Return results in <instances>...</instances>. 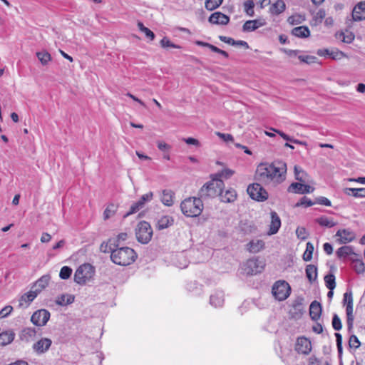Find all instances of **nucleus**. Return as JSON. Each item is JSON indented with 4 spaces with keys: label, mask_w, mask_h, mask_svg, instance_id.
Instances as JSON below:
<instances>
[{
    "label": "nucleus",
    "mask_w": 365,
    "mask_h": 365,
    "mask_svg": "<svg viewBox=\"0 0 365 365\" xmlns=\"http://www.w3.org/2000/svg\"><path fill=\"white\" fill-rule=\"evenodd\" d=\"M216 135L220 138H221L222 140H223L225 142H228V141L232 142L234 140L233 136L231 134H229V133H220V132H217Z\"/></svg>",
    "instance_id": "obj_61"
},
{
    "label": "nucleus",
    "mask_w": 365,
    "mask_h": 365,
    "mask_svg": "<svg viewBox=\"0 0 365 365\" xmlns=\"http://www.w3.org/2000/svg\"><path fill=\"white\" fill-rule=\"evenodd\" d=\"M346 323L349 331L353 328L354 315H353V304L351 302L346 306Z\"/></svg>",
    "instance_id": "obj_37"
},
{
    "label": "nucleus",
    "mask_w": 365,
    "mask_h": 365,
    "mask_svg": "<svg viewBox=\"0 0 365 365\" xmlns=\"http://www.w3.org/2000/svg\"><path fill=\"white\" fill-rule=\"evenodd\" d=\"M329 56L334 60H340L343 58H347V55L341 51H339L337 48L333 49L330 51L329 53Z\"/></svg>",
    "instance_id": "obj_47"
},
{
    "label": "nucleus",
    "mask_w": 365,
    "mask_h": 365,
    "mask_svg": "<svg viewBox=\"0 0 365 365\" xmlns=\"http://www.w3.org/2000/svg\"><path fill=\"white\" fill-rule=\"evenodd\" d=\"M50 317L51 314L47 309H41L34 312L31 317V321L37 327H43L46 324Z\"/></svg>",
    "instance_id": "obj_10"
},
{
    "label": "nucleus",
    "mask_w": 365,
    "mask_h": 365,
    "mask_svg": "<svg viewBox=\"0 0 365 365\" xmlns=\"http://www.w3.org/2000/svg\"><path fill=\"white\" fill-rule=\"evenodd\" d=\"M264 262L257 257L247 260L242 266V269L247 275H255L262 272Z\"/></svg>",
    "instance_id": "obj_7"
},
{
    "label": "nucleus",
    "mask_w": 365,
    "mask_h": 365,
    "mask_svg": "<svg viewBox=\"0 0 365 365\" xmlns=\"http://www.w3.org/2000/svg\"><path fill=\"white\" fill-rule=\"evenodd\" d=\"M208 21L213 24L227 25L230 21V18L220 11H216L210 15Z\"/></svg>",
    "instance_id": "obj_16"
},
{
    "label": "nucleus",
    "mask_w": 365,
    "mask_h": 365,
    "mask_svg": "<svg viewBox=\"0 0 365 365\" xmlns=\"http://www.w3.org/2000/svg\"><path fill=\"white\" fill-rule=\"evenodd\" d=\"M304 298L302 297H297L293 302L290 314L294 318H299L303 314L304 312Z\"/></svg>",
    "instance_id": "obj_14"
},
{
    "label": "nucleus",
    "mask_w": 365,
    "mask_h": 365,
    "mask_svg": "<svg viewBox=\"0 0 365 365\" xmlns=\"http://www.w3.org/2000/svg\"><path fill=\"white\" fill-rule=\"evenodd\" d=\"M202 200L192 197L185 199L180 204L182 212L187 217H194L199 216L203 210Z\"/></svg>",
    "instance_id": "obj_3"
},
{
    "label": "nucleus",
    "mask_w": 365,
    "mask_h": 365,
    "mask_svg": "<svg viewBox=\"0 0 365 365\" xmlns=\"http://www.w3.org/2000/svg\"><path fill=\"white\" fill-rule=\"evenodd\" d=\"M138 27L140 31L145 34V36L149 38L150 41H153L155 38V34L154 33L149 29L148 28L145 27L142 22L138 23Z\"/></svg>",
    "instance_id": "obj_44"
},
{
    "label": "nucleus",
    "mask_w": 365,
    "mask_h": 365,
    "mask_svg": "<svg viewBox=\"0 0 365 365\" xmlns=\"http://www.w3.org/2000/svg\"><path fill=\"white\" fill-rule=\"evenodd\" d=\"M354 21H361L365 19V1L359 3L352 11Z\"/></svg>",
    "instance_id": "obj_21"
},
{
    "label": "nucleus",
    "mask_w": 365,
    "mask_h": 365,
    "mask_svg": "<svg viewBox=\"0 0 365 365\" xmlns=\"http://www.w3.org/2000/svg\"><path fill=\"white\" fill-rule=\"evenodd\" d=\"M175 193L171 190H163L160 197L162 203L166 206H172L174 202Z\"/></svg>",
    "instance_id": "obj_25"
},
{
    "label": "nucleus",
    "mask_w": 365,
    "mask_h": 365,
    "mask_svg": "<svg viewBox=\"0 0 365 365\" xmlns=\"http://www.w3.org/2000/svg\"><path fill=\"white\" fill-rule=\"evenodd\" d=\"M220 200L225 203H232L237 200V194L235 189L230 188L225 193L222 191L220 194Z\"/></svg>",
    "instance_id": "obj_22"
},
{
    "label": "nucleus",
    "mask_w": 365,
    "mask_h": 365,
    "mask_svg": "<svg viewBox=\"0 0 365 365\" xmlns=\"http://www.w3.org/2000/svg\"><path fill=\"white\" fill-rule=\"evenodd\" d=\"M315 203L319 204V205H325L327 207L331 206V201L328 198L323 197V196L317 197Z\"/></svg>",
    "instance_id": "obj_59"
},
{
    "label": "nucleus",
    "mask_w": 365,
    "mask_h": 365,
    "mask_svg": "<svg viewBox=\"0 0 365 365\" xmlns=\"http://www.w3.org/2000/svg\"><path fill=\"white\" fill-rule=\"evenodd\" d=\"M360 345L361 343L356 335L353 334L349 337V346L350 348H354V349H356L360 346Z\"/></svg>",
    "instance_id": "obj_55"
},
{
    "label": "nucleus",
    "mask_w": 365,
    "mask_h": 365,
    "mask_svg": "<svg viewBox=\"0 0 365 365\" xmlns=\"http://www.w3.org/2000/svg\"><path fill=\"white\" fill-rule=\"evenodd\" d=\"M336 236L339 237L337 241L339 244H346L352 242L355 239L356 235L349 229H342L336 232Z\"/></svg>",
    "instance_id": "obj_13"
},
{
    "label": "nucleus",
    "mask_w": 365,
    "mask_h": 365,
    "mask_svg": "<svg viewBox=\"0 0 365 365\" xmlns=\"http://www.w3.org/2000/svg\"><path fill=\"white\" fill-rule=\"evenodd\" d=\"M353 304V295L351 290L347 291L344 294L343 303L344 304Z\"/></svg>",
    "instance_id": "obj_60"
},
{
    "label": "nucleus",
    "mask_w": 365,
    "mask_h": 365,
    "mask_svg": "<svg viewBox=\"0 0 365 365\" xmlns=\"http://www.w3.org/2000/svg\"><path fill=\"white\" fill-rule=\"evenodd\" d=\"M271 222L268 235H272L276 234L281 227V220L275 211H272L270 213Z\"/></svg>",
    "instance_id": "obj_17"
},
{
    "label": "nucleus",
    "mask_w": 365,
    "mask_h": 365,
    "mask_svg": "<svg viewBox=\"0 0 365 365\" xmlns=\"http://www.w3.org/2000/svg\"><path fill=\"white\" fill-rule=\"evenodd\" d=\"M354 254L353 247L347 245L339 247L336 252V255L339 259L346 258V257Z\"/></svg>",
    "instance_id": "obj_32"
},
{
    "label": "nucleus",
    "mask_w": 365,
    "mask_h": 365,
    "mask_svg": "<svg viewBox=\"0 0 365 365\" xmlns=\"http://www.w3.org/2000/svg\"><path fill=\"white\" fill-rule=\"evenodd\" d=\"M143 207L142 206L141 202H138V201L134 202L130 207V210L124 215V217H127L128 216L136 213Z\"/></svg>",
    "instance_id": "obj_51"
},
{
    "label": "nucleus",
    "mask_w": 365,
    "mask_h": 365,
    "mask_svg": "<svg viewBox=\"0 0 365 365\" xmlns=\"http://www.w3.org/2000/svg\"><path fill=\"white\" fill-rule=\"evenodd\" d=\"M296 350L300 354H309L312 351L311 341L306 337H299L297 341Z\"/></svg>",
    "instance_id": "obj_15"
},
{
    "label": "nucleus",
    "mask_w": 365,
    "mask_h": 365,
    "mask_svg": "<svg viewBox=\"0 0 365 365\" xmlns=\"http://www.w3.org/2000/svg\"><path fill=\"white\" fill-rule=\"evenodd\" d=\"M314 204H315V202H312L310 199L304 196L297 202L296 207L304 206L307 207L312 206Z\"/></svg>",
    "instance_id": "obj_54"
},
{
    "label": "nucleus",
    "mask_w": 365,
    "mask_h": 365,
    "mask_svg": "<svg viewBox=\"0 0 365 365\" xmlns=\"http://www.w3.org/2000/svg\"><path fill=\"white\" fill-rule=\"evenodd\" d=\"M352 263L353 269L357 274H363L365 272V265L361 260L354 259Z\"/></svg>",
    "instance_id": "obj_48"
},
{
    "label": "nucleus",
    "mask_w": 365,
    "mask_h": 365,
    "mask_svg": "<svg viewBox=\"0 0 365 365\" xmlns=\"http://www.w3.org/2000/svg\"><path fill=\"white\" fill-rule=\"evenodd\" d=\"M235 174V171L230 168H225L220 172L210 175V178L215 182L218 180H228Z\"/></svg>",
    "instance_id": "obj_19"
},
{
    "label": "nucleus",
    "mask_w": 365,
    "mask_h": 365,
    "mask_svg": "<svg viewBox=\"0 0 365 365\" xmlns=\"http://www.w3.org/2000/svg\"><path fill=\"white\" fill-rule=\"evenodd\" d=\"M174 220L171 216L164 215L160 217L156 224V228L159 230L166 229L173 225Z\"/></svg>",
    "instance_id": "obj_24"
},
{
    "label": "nucleus",
    "mask_w": 365,
    "mask_h": 365,
    "mask_svg": "<svg viewBox=\"0 0 365 365\" xmlns=\"http://www.w3.org/2000/svg\"><path fill=\"white\" fill-rule=\"evenodd\" d=\"M52 341L48 338H42L33 344V350L38 354L46 353L51 347Z\"/></svg>",
    "instance_id": "obj_12"
},
{
    "label": "nucleus",
    "mask_w": 365,
    "mask_h": 365,
    "mask_svg": "<svg viewBox=\"0 0 365 365\" xmlns=\"http://www.w3.org/2000/svg\"><path fill=\"white\" fill-rule=\"evenodd\" d=\"M153 193L152 192H149L146 194L143 195L138 202H141L142 206L144 207L145 202H150L153 199Z\"/></svg>",
    "instance_id": "obj_58"
},
{
    "label": "nucleus",
    "mask_w": 365,
    "mask_h": 365,
    "mask_svg": "<svg viewBox=\"0 0 365 365\" xmlns=\"http://www.w3.org/2000/svg\"><path fill=\"white\" fill-rule=\"evenodd\" d=\"M298 58L300 60V61L307 64L316 63L317 59L315 56L309 55H299L298 56Z\"/></svg>",
    "instance_id": "obj_53"
},
{
    "label": "nucleus",
    "mask_w": 365,
    "mask_h": 365,
    "mask_svg": "<svg viewBox=\"0 0 365 365\" xmlns=\"http://www.w3.org/2000/svg\"><path fill=\"white\" fill-rule=\"evenodd\" d=\"M247 246L250 252L257 253L264 247V242L261 240H252Z\"/></svg>",
    "instance_id": "obj_28"
},
{
    "label": "nucleus",
    "mask_w": 365,
    "mask_h": 365,
    "mask_svg": "<svg viewBox=\"0 0 365 365\" xmlns=\"http://www.w3.org/2000/svg\"><path fill=\"white\" fill-rule=\"evenodd\" d=\"M295 178L299 182H305L307 180V173L299 166H294Z\"/></svg>",
    "instance_id": "obj_42"
},
{
    "label": "nucleus",
    "mask_w": 365,
    "mask_h": 365,
    "mask_svg": "<svg viewBox=\"0 0 365 365\" xmlns=\"http://www.w3.org/2000/svg\"><path fill=\"white\" fill-rule=\"evenodd\" d=\"M160 44L163 48H180V46L179 45L175 44L171 42L169 38L167 37H164L160 41Z\"/></svg>",
    "instance_id": "obj_50"
},
{
    "label": "nucleus",
    "mask_w": 365,
    "mask_h": 365,
    "mask_svg": "<svg viewBox=\"0 0 365 365\" xmlns=\"http://www.w3.org/2000/svg\"><path fill=\"white\" fill-rule=\"evenodd\" d=\"M244 9L245 13L250 16H253L255 15L254 6L255 3L253 0H247L243 4Z\"/></svg>",
    "instance_id": "obj_46"
},
{
    "label": "nucleus",
    "mask_w": 365,
    "mask_h": 365,
    "mask_svg": "<svg viewBox=\"0 0 365 365\" xmlns=\"http://www.w3.org/2000/svg\"><path fill=\"white\" fill-rule=\"evenodd\" d=\"M51 276L49 274L43 275L34 283L33 288L35 287V291H38L39 294L43 289H45L49 283Z\"/></svg>",
    "instance_id": "obj_26"
},
{
    "label": "nucleus",
    "mask_w": 365,
    "mask_h": 365,
    "mask_svg": "<svg viewBox=\"0 0 365 365\" xmlns=\"http://www.w3.org/2000/svg\"><path fill=\"white\" fill-rule=\"evenodd\" d=\"M270 130L277 134H279L283 139H284L285 140L288 141V142H291V140H292V138L287 135L286 133H284V132L279 130H277V129H275V128H270Z\"/></svg>",
    "instance_id": "obj_63"
},
{
    "label": "nucleus",
    "mask_w": 365,
    "mask_h": 365,
    "mask_svg": "<svg viewBox=\"0 0 365 365\" xmlns=\"http://www.w3.org/2000/svg\"><path fill=\"white\" fill-rule=\"evenodd\" d=\"M36 56L43 66L47 65L51 60V54L46 51L37 52Z\"/></svg>",
    "instance_id": "obj_39"
},
{
    "label": "nucleus",
    "mask_w": 365,
    "mask_h": 365,
    "mask_svg": "<svg viewBox=\"0 0 365 365\" xmlns=\"http://www.w3.org/2000/svg\"><path fill=\"white\" fill-rule=\"evenodd\" d=\"M344 193L346 195H351L356 198L365 197V187L344 189Z\"/></svg>",
    "instance_id": "obj_30"
},
{
    "label": "nucleus",
    "mask_w": 365,
    "mask_h": 365,
    "mask_svg": "<svg viewBox=\"0 0 365 365\" xmlns=\"http://www.w3.org/2000/svg\"><path fill=\"white\" fill-rule=\"evenodd\" d=\"M96 273L95 267L89 263L80 265L74 274V281L78 284L85 285L93 281Z\"/></svg>",
    "instance_id": "obj_5"
},
{
    "label": "nucleus",
    "mask_w": 365,
    "mask_h": 365,
    "mask_svg": "<svg viewBox=\"0 0 365 365\" xmlns=\"http://www.w3.org/2000/svg\"><path fill=\"white\" fill-rule=\"evenodd\" d=\"M316 222L321 226L327 227H333L336 223L333 221V220L326 217L322 216L316 220Z\"/></svg>",
    "instance_id": "obj_38"
},
{
    "label": "nucleus",
    "mask_w": 365,
    "mask_h": 365,
    "mask_svg": "<svg viewBox=\"0 0 365 365\" xmlns=\"http://www.w3.org/2000/svg\"><path fill=\"white\" fill-rule=\"evenodd\" d=\"M314 190V187L305 185L304 183L299 182H292L287 189L289 192L297 193V194H307L312 193Z\"/></svg>",
    "instance_id": "obj_11"
},
{
    "label": "nucleus",
    "mask_w": 365,
    "mask_h": 365,
    "mask_svg": "<svg viewBox=\"0 0 365 365\" xmlns=\"http://www.w3.org/2000/svg\"><path fill=\"white\" fill-rule=\"evenodd\" d=\"M225 183L222 180L215 182L211 179L210 181L206 182L199 190L198 195L202 200L209 198H214L220 195V192L223 191Z\"/></svg>",
    "instance_id": "obj_4"
},
{
    "label": "nucleus",
    "mask_w": 365,
    "mask_h": 365,
    "mask_svg": "<svg viewBox=\"0 0 365 365\" xmlns=\"http://www.w3.org/2000/svg\"><path fill=\"white\" fill-rule=\"evenodd\" d=\"M326 287L331 290H334L336 287L335 276L333 274H327L324 278Z\"/></svg>",
    "instance_id": "obj_41"
},
{
    "label": "nucleus",
    "mask_w": 365,
    "mask_h": 365,
    "mask_svg": "<svg viewBox=\"0 0 365 365\" xmlns=\"http://www.w3.org/2000/svg\"><path fill=\"white\" fill-rule=\"evenodd\" d=\"M13 311V307L10 305L4 307L0 311V319L7 317Z\"/></svg>",
    "instance_id": "obj_57"
},
{
    "label": "nucleus",
    "mask_w": 365,
    "mask_h": 365,
    "mask_svg": "<svg viewBox=\"0 0 365 365\" xmlns=\"http://www.w3.org/2000/svg\"><path fill=\"white\" fill-rule=\"evenodd\" d=\"M116 211H117V205H115V204H113V203L109 204L103 212L104 220H108V218H110V217L114 215V214L115 213Z\"/></svg>",
    "instance_id": "obj_45"
},
{
    "label": "nucleus",
    "mask_w": 365,
    "mask_h": 365,
    "mask_svg": "<svg viewBox=\"0 0 365 365\" xmlns=\"http://www.w3.org/2000/svg\"><path fill=\"white\" fill-rule=\"evenodd\" d=\"M270 130L277 134H279L283 139H284L285 140L288 141V142H291V140H292V138L287 135L286 133H284V132L279 130H277V129H275V128H270Z\"/></svg>",
    "instance_id": "obj_62"
},
{
    "label": "nucleus",
    "mask_w": 365,
    "mask_h": 365,
    "mask_svg": "<svg viewBox=\"0 0 365 365\" xmlns=\"http://www.w3.org/2000/svg\"><path fill=\"white\" fill-rule=\"evenodd\" d=\"M223 2V0H206L205 7L207 10L213 11L218 8Z\"/></svg>",
    "instance_id": "obj_40"
},
{
    "label": "nucleus",
    "mask_w": 365,
    "mask_h": 365,
    "mask_svg": "<svg viewBox=\"0 0 365 365\" xmlns=\"http://www.w3.org/2000/svg\"><path fill=\"white\" fill-rule=\"evenodd\" d=\"M314 245L311 242H307L306 245V250L303 254V259L309 262L312 259V254L314 252Z\"/></svg>",
    "instance_id": "obj_43"
},
{
    "label": "nucleus",
    "mask_w": 365,
    "mask_h": 365,
    "mask_svg": "<svg viewBox=\"0 0 365 365\" xmlns=\"http://www.w3.org/2000/svg\"><path fill=\"white\" fill-rule=\"evenodd\" d=\"M153 229L146 221H140L135 229L137 240L142 244H148L153 236Z\"/></svg>",
    "instance_id": "obj_6"
},
{
    "label": "nucleus",
    "mask_w": 365,
    "mask_h": 365,
    "mask_svg": "<svg viewBox=\"0 0 365 365\" xmlns=\"http://www.w3.org/2000/svg\"><path fill=\"white\" fill-rule=\"evenodd\" d=\"M331 324L333 329L336 331H339L342 328L341 321L336 314H334Z\"/></svg>",
    "instance_id": "obj_52"
},
{
    "label": "nucleus",
    "mask_w": 365,
    "mask_h": 365,
    "mask_svg": "<svg viewBox=\"0 0 365 365\" xmlns=\"http://www.w3.org/2000/svg\"><path fill=\"white\" fill-rule=\"evenodd\" d=\"M336 38L344 43H351L354 39V35L349 31L336 33Z\"/></svg>",
    "instance_id": "obj_34"
},
{
    "label": "nucleus",
    "mask_w": 365,
    "mask_h": 365,
    "mask_svg": "<svg viewBox=\"0 0 365 365\" xmlns=\"http://www.w3.org/2000/svg\"><path fill=\"white\" fill-rule=\"evenodd\" d=\"M38 291L31 290L27 293L23 294L19 301V307L24 306V302L29 305L38 295Z\"/></svg>",
    "instance_id": "obj_29"
},
{
    "label": "nucleus",
    "mask_w": 365,
    "mask_h": 365,
    "mask_svg": "<svg viewBox=\"0 0 365 365\" xmlns=\"http://www.w3.org/2000/svg\"><path fill=\"white\" fill-rule=\"evenodd\" d=\"M322 308L319 302L314 300L313 301L309 307V315L312 320L317 321L322 314Z\"/></svg>",
    "instance_id": "obj_20"
},
{
    "label": "nucleus",
    "mask_w": 365,
    "mask_h": 365,
    "mask_svg": "<svg viewBox=\"0 0 365 365\" xmlns=\"http://www.w3.org/2000/svg\"><path fill=\"white\" fill-rule=\"evenodd\" d=\"M15 334L12 331H6L0 334V345L6 346L14 339Z\"/></svg>",
    "instance_id": "obj_31"
},
{
    "label": "nucleus",
    "mask_w": 365,
    "mask_h": 365,
    "mask_svg": "<svg viewBox=\"0 0 365 365\" xmlns=\"http://www.w3.org/2000/svg\"><path fill=\"white\" fill-rule=\"evenodd\" d=\"M306 276L308 280L312 283L315 282L317 279V267L314 264H309L307 266L306 269Z\"/></svg>",
    "instance_id": "obj_33"
},
{
    "label": "nucleus",
    "mask_w": 365,
    "mask_h": 365,
    "mask_svg": "<svg viewBox=\"0 0 365 365\" xmlns=\"http://www.w3.org/2000/svg\"><path fill=\"white\" fill-rule=\"evenodd\" d=\"M296 235L299 239L304 240L307 238V232L304 227H298L296 230Z\"/></svg>",
    "instance_id": "obj_56"
},
{
    "label": "nucleus",
    "mask_w": 365,
    "mask_h": 365,
    "mask_svg": "<svg viewBox=\"0 0 365 365\" xmlns=\"http://www.w3.org/2000/svg\"><path fill=\"white\" fill-rule=\"evenodd\" d=\"M72 274V269L68 266H63L60 271L59 277L62 279H68Z\"/></svg>",
    "instance_id": "obj_49"
},
{
    "label": "nucleus",
    "mask_w": 365,
    "mask_h": 365,
    "mask_svg": "<svg viewBox=\"0 0 365 365\" xmlns=\"http://www.w3.org/2000/svg\"><path fill=\"white\" fill-rule=\"evenodd\" d=\"M210 304L215 307H220L224 304V293L216 291L210 297Z\"/></svg>",
    "instance_id": "obj_23"
},
{
    "label": "nucleus",
    "mask_w": 365,
    "mask_h": 365,
    "mask_svg": "<svg viewBox=\"0 0 365 365\" xmlns=\"http://www.w3.org/2000/svg\"><path fill=\"white\" fill-rule=\"evenodd\" d=\"M286 173V163L281 160H275L270 164H259L257 168L255 178L262 183L277 185L285 180Z\"/></svg>",
    "instance_id": "obj_1"
},
{
    "label": "nucleus",
    "mask_w": 365,
    "mask_h": 365,
    "mask_svg": "<svg viewBox=\"0 0 365 365\" xmlns=\"http://www.w3.org/2000/svg\"><path fill=\"white\" fill-rule=\"evenodd\" d=\"M270 130L277 134H279L283 139H284L285 140L288 141V142H291V140H292V138L287 135L286 133H284V132L279 130H277V129H275V128H270Z\"/></svg>",
    "instance_id": "obj_64"
},
{
    "label": "nucleus",
    "mask_w": 365,
    "mask_h": 365,
    "mask_svg": "<svg viewBox=\"0 0 365 365\" xmlns=\"http://www.w3.org/2000/svg\"><path fill=\"white\" fill-rule=\"evenodd\" d=\"M286 8L285 3L283 0H277L274 4H273L270 8V11L272 14L278 15L282 13Z\"/></svg>",
    "instance_id": "obj_36"
},
{
    "label": "nucleus",
    "mask_w": 365,
    "mask_h": 365,
    "mask_svg": "<svg viewBox=\"0 0 365 365\" xmlns=\"http://www.w3.org/2000/svg\"><path fill=\"white\" fill-rule=\"evenodd\" d=\"M291 288L289 284L285 281L276 282L272 289L273 296L279 301H284L290 294Z\"/></svg>",
    "instance_id": "obj_8"
},
{
    "label": "nucleus",
    "mask_w": 365,
    "mask_h": 365,
    "mask_svg": "<svg viewBox=\"0 0 365 365\" xmlns=\"http://www.w3.org/2000/svg\"><path fill=\"white\" fill-rule=\"evenodd\" d=\"M247 191L252 199L258 202L265 201L268 198L267 192L258 182L250 185L247 187Z\"/></svg>",
    "instance_id": "obj_9"
},
{
    "label": "nucleus",
    "mask_w": 365,
    "mask_h": 365,
    "mask_svg": "<svg viewBox=\"0 0 365 365\" xmlns=\"http://www.w3.org/2000/svg\"><path fill=\"white\" fill-rule=\"evenodd\" d=\"M265 24V21L262 19L248 20L243 24L242 30L245 32L253 31L263 26Z\"/></svg>",
    "instance_id": "obj_18"
},
{
    "label": "nucleus",
    "mask_w": 365,
    "mask_h": 365,
    "mask_svg": "<svg viewBox=\"0 0 365 365\" xmlns=\"http://www.w3.org/2000/svg\"><path fill=\"white\" fill-rule=\"evenodd\" d=\"M115 244H110V259L112 262L120 266H127L133 263L138 255L135 250L128 247H117Z\"/></svg>",
    "instance_id": "obj_2"
},
{
    "label": "nucleus",
    "mask_w": 365,
    "mask_h": 365,
    "mask_svg": "<svg viewBox=\"0 0 365 365\" xmlns=\"http://www.w3.org/2000/svg\"><path fill=\"white\" fill-rule=\"evenodd\" d=\"M291 34L296 37L304 38L309 36L310 31L307 26H300L294 28L292 30Z\"/></svg>",
    "instance_id": "obj_27"
},
{
    "label": "nucleus",
    "mask_w": 365,
    "mask_h": 365,
    "mask_svg": "<svg viewBox=\"0 0 365 365\" xmlns=\"http://www.w3.org/2000/svg\"><path fill=\"white\" fill-rule=\"evenodd\" d=\"M36 331L32 327H26L21 331V339L26 341H30L35 337Z\"/></svg>",
    "instance_id": "obj_35"
}]
</instances>
